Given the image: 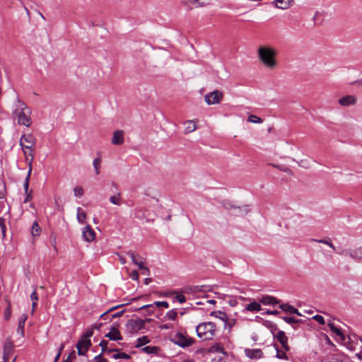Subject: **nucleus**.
Returning a JSON list of instances; mask_svg holds the SVG:
<instances>
[{
	"label": "nucleus",
	"instance_id": "nucleus-48",
	"mask_svg": "<svg viewBox=\"0 0 362 362\" xmlns=\"http://www.w3.org/2000/svg\"><path fill=\"white\" fill-rule=\"evenodd\" d=\"M93 362H107V359L103 358L102 354H100L94 358Z\"/></svg>",
	"mask_w": 362,
	"mask_h": 362
},
{
	"label": "nucleus",
	"instance_id": "nucleus-40",
	"mask_svg": "<svg viewBox=\"0 0 362 362\" xmlns=\"http://www.w3.org/2000/svg\"><path fill=\"white\" fill-rule=\"evenodd\" d=\"M107 344H108V341H106V340H102L100 343V346H101V349H102V352H105L106 351H107L108 352H112V351H115V349H108L107 350Z\"/></svg>",
	"mask_w": 362,
	"mask_h": 362
},
{
	"label": "nucleus",
	"instance_id": "nucleus-23",
	"mask_svg": "<svg viewBox=\"0 0 362 362\" xmlns=\"http://www.w3.org/2000/svg\"><path fill=\"white\" fill-rule=\"evenodd\" d=\"M260 302L264 305H275L279 303V300L276 298L270 296H262Z\"/></svg>",
	"mask_w": 362,
	"mask_h": 362
},
{
	"label": "nucleus",
	"instance_id": "nucleus-45",
	"mask_svg": "<svg viewBox=\"0 0 362 362\" xmlns=\"http://www.w3.org/2000/svg\"><path fill=\"white\" fill-rule=\"evenodd\" d=\"M154 305L157 307H164L165 308L169 307V304L166 301H156Z\"/></svg>",
	"mask_w": 362,
	"mask_h": 362
},
{
	"label": "nucleus",
	"instance_id": "nucleus-13",
	"mask_svg": "<svg viewBox=\"0 0 362 362\" xmlns=\"http://www.w3.org/2000/svg\"><path fill=\"white\" fill-rule=\"evenodd\" d=\"M127 255L131 257L133 263L136 265L139 269L144 265L145 259L141 256L136 255L132 250L128 251Z\"/></svg>",
	"mask_w": 362,
	"mask_h": 362
},
{
	"label": "nucleus",
	"instance_id": "nucleus-11",
	"mask_svg": "<svg viewBox=\"0 0 362 362\" xmlns=\"http://www.w3.org/2000/svg\"><path fill=\"white\" fill-rule=\"evenodd\" d=\"M356 102L357 98L354 95H347L339 99V105L344 107L354 105Z\"/></svg>",
	"mask_w": 362,
	"mask_h": 362
},
{
	"label": "nucleus",
	"instance_id": "nucleus-19",
	"mask_svg": "<svg viewBox=\"0 0 362 362\" xmlns=\"http://www.w3.org/2000/svg\"><path fill=\"white\" fill-rule=\"evenodd\" d=\"M124 142V132L117 130L114 132L112 143L115 145H121Z\"/></svg>",
	"mask_w": 362,
	"mask_h": 362
},
{
	"label": "nucleus",
	"instance_id": "nucleus-25",
	"mask_svg": "<svg viewBox=\"0 0 362 362\" xmlns=\"http://www.w3.org/2000/svg\"><path fill=\"white\" fill-rule=\"evenodd\" d=\"M77 221L81 223H85V220L86 218V213L82 210L81 207L77 208V215H76Z\"/></svg>",
	"mask_w": 362,
	"mask_h": 362
},
{
	"label": "nucleus",
	"instance_id": "nucleus-32",
	"mask_svg": "<svg viewBox=\"0 0 362 362\" xmlns=\"http://www.w3.org/2000/svg\"><path fill=\"white\" fill-rule=\"evenodd\" d=\"M150 341L147 336H143L142 337L137 339V343L135 345L136 348L141 347Z\"/></svg>",
	"mask_w": 362,
	"mask_h": 362
},
{
	"label": "nucleus",
	"instance_id": "nucleus-2",
	"mask_svg": "<svg viewBox=\"0 0 362 362\" xmlns=\"http://www.w3.org/2000/svg\"><path fill=\"white\" fill-rule=\"evenodd\" d=\"M311 241L325 244V245H328L329 247H331L333 251L336 252L337 254H339L340 255H346L357 262L362 261V246H360L354 250H337L336 247L333 245V243L331 241L329 238H325V239L313 238V239H311Z\"/></svg>",
	"mask_w": 362,
	"mask_h": 362
},
{
	"label": "nucleus",
	"instance_id": "nucleus-7",
	"mask_svg": "<svg viewBox=\"0 0 362 362\" xmlns=\"http://www.w3.org/2000/svg\"><path fill=\"white\" fill-rule=\"evenodd\" d=\"M223 94L222 92L215 90L204 96V100L208 105L218 104L223 99Z\"/></svg>",
	"mask_w": 362,
	"mask_h": 362
},
{
	"label": "nucleus",
	"instance_id": "nucleus-62",
	"mask_svg": "<svg viewBox=\"0 0 362 362\" xmlns=\"http://www.w3.org/2000/svg\"><path fill=\"white\" fill-rule=\"evenodd\" d=\"M267 313L272 314V315H276L279 313V312L277 310H274V311H268Z\"/></svg>",
	"mask_w": 362,
	"mask_h": 362
},
{
	"label": "nucleus",
	"instance_id": "nucleus-8",
	"mask_svg": "<svg viewBox=\"0 0 362 362\" xmlns=\"http://www.w3.org/2000/svg\"><path fill=\"white\" fill-rule=\"evenodd\" d=\"M127 327L132 333L137 332L145 327V321L141 319L129 320Z\"/></svg>",
	"mask_w": 362,
	"mask_h": 362
},
{
	"label": "nucleus",
	"instance_id": "nucleus-38",
	"mask_svg": "<svg viewBox=\"0 0 362 362\" xmlns=\"http://www.w3.org/2000/svg\"><path fill=\"white\" fill-rule=\"evenodd\" d=\"M247 121L249 122H252V123H262V119L256 116V115H251L248 117L247 118Z\"/></svg>",
	"mask_w": 362,
	"mask_h": 362
},
{
	"label": "nucleus",
	"instance_id": "nucleus-59",
	"mask_svg": "<svg viewBox=\"0 0 362 362\" xmlns=\"http://www.w3.org/2000/svg\"><path fill=\"white\" fill-rule=\"evenodd\" d=\"M152 281V279L151 278H146L144 279V284L146 285H148V284H150L151 282Z\"/></svg>",
	"mask_w": 362,
	"mask_h": 362
},
{
	"label": "nucleus",
	"instance_id": "nucleus-15",
	"mask_svg": "<svg viewBox=\"0 0 362 362\" xmlns=\"http://www.w3.org/2000/svg\"><path fill=\"white\" fill-rule=\"evenodd\" d=\"M276 339L280 342L283 349L288 351H289V346L288 344V337L286 336L284 332L279 331L276 335Z\"/></svg>",
	"mask_w": 362,
	"mask_h": 362
},
{
	"label": "nucleus",
	"instance_id": "nucleus-33",
	"mask_svg": "<svg viewBox=\"0 0 362 362\" xmlns=\"http://www.w3.org/2000/svg\"><path fill=\"white\" fill-rule=\"evenodd\" d=\"M101 160L100 158H95L93 162V165L95 170V174H100V167Z\"/></svg>",
	"mask_w": 362,
	"mask_h": 362
},
{
	"label": "nucleus",
	"instance_id": "nucleus-12",
	"mask_svg": "<svg viewBox=\"0 0 362 362\" xmlns=\"http://www.w3.org/2000/svg\"><path fill=\"white\" fill-rule=\"evenodd\" d=\"M245 355L251 359H259L263 357V352L260 349H245Z\"/></svg>",
	"mask_w": 362,
	"mask_h": 362
},
{
	"label": "nucleus",
	"instance_id": "nucleus-64",
	"mask_svg": "<svg viewBox=\"0 0 362 362\" xmlns=\"http://www.w3.org/2000/svg\"><path fill=\"white\" fill-rule=\"evenodd\" d=\"M37 307V301H33V303H32V308H33V310H34V309Z\"/></svg>",
	"mask_w": 362,
	"mask_h": 362
},
{
	"label": "nucleus",
	"instance_id": "nucleus-53",
	"mask_svg": "<svg viewBox=\"0 0 362 362\" xmlns=\"http://www.w3.org/2000/svg\"><path fill=\"white\" fill-rule=\"evenodd\" d=\"M123 305H117V306H115V307H112L111 308H110L107 311H106L105 313H104L103 314H102L100 315V317H104L107 313H109L110 312L118 308H120L122 307Z\"/></svg>",
	"mask_w": 362,
	"mask_h": 362
},
{
	"label": "nucleus",
	"instance_id": "nucleus-30",
	"mask_svg": "<svg viewBox=\"0 0 362 362\" xmlns=\"http://www.w3.org/2000/svg\"><path fill=\"white\" fill-rule=\"evenodd\" d=\"M155 305L153 304L145 305L139 308V310H144L148 315H151L155 311Z\"/></svg>",
	"mask_w": 362,
	"mask_h": 362
},
{
	"label": "nucleus",
	"instance_id": "nucleus-56",
	"mask_svg": "<svg viewBox=\"0 0 362 362\" xmlns=\"http://www.w3.org/2000/svg\"><path fill=\"white\" fill-rule=\"evenodd\" d=\"M277 357H278L279 358H281V359H283V358H287V356H286V354H285V353H284V352H283L282 354H279V353L277 351Z\"/></svg>",
	"mask_w": 362,
	"mask_h": 362
},
{
	"label": "nucleus",
	"instance_id": "nucleus-36",
	"mask_svg": "<svg viewBox=\"0 0 362 362\" xmlns=\"http://www.w3.org/2000/svg\"><path fill=\"white\" fill-rule=\"evenodd\" d=\"M177 313L175 310H169L165 315V317H167L169 320H175L177 318Z\"/></svg>",
	"mask_w": 362,
	"mask_h": 362
},
{
	"label": "nucleus",
	"instance_id": "nucleus-58",
	"mask_svg": "<svg viewBox=\"0 0 362 362\" xmlns=\"http://www.w3.org/2000/svg\"><path fill=\"white\" fill-rule=\"evenodd\" d=\"M193 3H197L199 4V6H204V2H201L200 0H192Z\"/></svg>",
	"mask_w": 362,
	"mask_h": 362
},
{
	"label": "nucleus",
	"instance_id": "nucleus-46",
	"mask_svg": "<svg viewBox=\"0 0 362 362\" xmlns=\"http://www.w3.org/2000/svg\"><path fill=\"white\" fill-rule=\"evenodd\" d=\"M224 208L226 210H228L230 213L233 211V207H236L235 205L231 204L230 202H226L224 203Z\"/></svg>",
	"mask_w": 362,
	"mask_h": 362
},
{
	"label": "nucleus",
	"instance_id": "nucleus-55",
	"mask_svg": "<svg viewBox=\"0 0 362 362\" xmlns=\"http://www.w3.org/2000/svg\"><path fill=\"white\" fill-rule=\"evenodd\" d=\"M124 312V310H121L119 312H117V313H115L114 314H112L110 320H111L113 318H115V317H120L121 315H122Z\"/></svg>",
	"mask_w": 362,
	"mask_h": 362
},
{
	"label": "nucleus",
	"instance_id": "nucleus-17",
	"mask_svg": "<svg viewBox=\"0 0 362 362\" xmlns=\"http://www.w3.org/2000/svg\"><path fill=\"white\" fill-rule=\"evenodd\" d=\"M13 348V343L11 339H6L4 344V360L7 362L10 354L12 352Z\"/></svg>",
	"mask_w": 362,
	"mask_h": 362
},
{
	"label": "nucleus",
	"instance_id": "nucleus-1",
	"mask_svg": "<svg viewBox=\"0 0 362 362\" xmlns=\"http://www.w3.org/2000/svg\"><path fill=\"white\" fill-rule=\"evenodd\" d=\"M257 54L261 63L269 69H274L278 62L276 59L277 51L275 48L269 46H260L257 49Z\"/></svg>",
	"mask_w": 362,
	"mask_h": 362
},
{
	"label": "nucleus",
	"instance_id": "nucleus-4",
	"mask_svg": "<svg viewBox=\"0 0 362 362\" xmlns=\"http://www.w3.org/2000/svg\"><path fill=\"white\" fill-rule=\"evenodd\" d=\"M18 103L19 106L14 112V115L17 117L18 124L28 127L32 124L30 117L31 109L23 102L18 101Z\"/></svg>",
	"mask_w": 362,
	"mask_h": 362
},
{
	"label": "nucleus",
	"instance_id": "nucleus-24",
	"mask_svg": "<svg viewBox=\"0 0 362 362\" xmlns=\"http://www.w3.org/2000/svg\"><path fill=\"white\" fill-rule=\"evenodd\" d=\"M248 213V209L247 206H244L241 208L240 206L233 207V211L231 212V215L235 216H242Z\"/></svg>",
	"mask_w": 362,
	"mask_h": 362
},
{
	"label": "nucleus",
	"instance_id": "nucleus-39",
	"mask_svg": "<svg viewBox=\"0 0 362 362\" xmlns=\"http://www.w3.org/2000/svg\"><path fill=\"white\" fill-rule=\"evenodd\" d=\"M113 358L115 359H119V358L129 359L131 358V356L124 352H121V353H117V354H114Z\"/></svg>",
	"mask_w": 362,
	"mask_h": 362
},
{
	"label": "nucleus",
	"instance_id": "nucleus-27",
	"mask_svg": "<svg viewBox=\"0 0 362 362\" xmlns=\"http://www.w3.org/2000/svg\"><path fill=\"white\" fill-rule=\"evenodd\" d=\"M211 315L219 318L222 321L227 322L228 315L226 313L222 311H213L211 313Z\"/></svg>",
	"mask_w": 362,
	"mask_h": 362
},
{
	"label": "nucleus",
	"instance_id": "nucleus-54",
	"mask_svg": "<svg viewBox=\"0 0 362 362\" xmlns=\"http://www.w3.org/2000/svg\"><path fill=\"white\" fill-rule=\"evenodd\" d=\"M30 298H31L32 301H37L38 300V296H37L36 289H35L33 291V292L31 293Z\"/></svg>",
	"mask_w": 362,
	"mask_h": 362
},
{
	"label": "nucleus",
	"instance_id": "nucleus-6",
	"mask_svg": "<svg viewBox=\"0 0 362 362\" xmlns=\"http://www.w3.org/2000/svg\"><path fill=\"white\" fill-rule=\"evenodd\" d=\"M21 148L23 151V153L25 157V160L28 162V167H29L28 175L25 177L24 185H23V187H25V189L27 190L28 188V186H29V181H30V177L31 175L32 168H33L32 163H33V158H34L33 148Z\"/></svg>",
	"mask_w": 362,
	"mask_h": 362
},
{
	"label": "nucleus",
	"instance_id": "nucleus-44",
	"mask_svg": "<svg viewBox=\"0 0 362 362\" xmlns=\"http://www.w3.org/2000/svg\"><path fill=\"white\" fill-rule=\"evenodd\" d=\"M313 319L315 320L316 322H317L320 325H325V321L324 317L322 315H316L313 317Z\"/></svg>",
	"mask_w": 362,
	"mask_h": 362
},
{
	"label": "nucleus",
	"instance_id": "nucleus-26",
	"mask_svg": "<svg viewBox=\"0 0 362 362\" xmlns=\"http://www.w3.org/2000/svg\"><path fill=\"white\" fill-rule=\"evenodd\" d=\"M246 310L251 312H258L261 310V305L256 301H253L247 305Z\"/></svg>",
	"mask_w": 362,
	"mask_h": 362
},
{
	"label": "nucleus",
	"instance_id": "nucleus-52",
	"mask_svg": "<svg viewBox=\"0 0 362 362\" xmlns=\"http://www.w3.org/2000/svg\"><path fill=\"white\" fill-rule=\"evenodd\" d=\"M141 271V274L144 275L149 276L150 275V270L148 267H145L144 265L142 267V268L140 269Z\"/></svg>",
	"mask_w": 362,
	"mask_h": 362
},
{
	"label": "nucleus",
	"instance_id": "nucleus-47",
	"mask_svg": "<svg viewBox=\"0 0 362 362\" xmlns=\"http://www.w3.org/2000/svg\"><path fill=\"white\" fill-rule=\"evenodd\" d=\"M93 334V329L87 330L83 334L82 339H89Z\"/></svg>",
	"mask_w": 362,
	"mask_h": 362
},
{
	"label": "nucleus",
	"instance_id": "nucleus-41",
	"mask_svg": "<svg viewBox=\"0 0 362 362\" xmlns=\"http://www.w3.org/2000/svg\"><path fill=\"white\" fill-rule=\"evenodd\" d=\"M74 195L77 197H81L84 194L83 189L80 186L76 187L74 189Z\"/></svg>",
	"mask_w": 362,
	"mask_h": 362
},
{
	"label": "nucleus",
	"instance_id": "nucleus-3",
	"mask_svg": "<svg viewBox=\"0 0 362 362\" xmlns=\"http://www.w3.org/2000/svg\"><path fill=\"white\" fill-rule=\"evenodd\" d=\"M197 336L203 340H211L216 335L217 329L215 323L202 322L196 327Z\"/></svg>",
	"mask_w": 362,
	"mask_h": 362
},
{
	"label": "nucleus",
	"instance_id": "nucleus-35",
	"mask_svg": "<svg viewBox=\"0 0 362 362\" xmlns=\"http://www.w3.org/2000/svg\"><path fill=\"white\" fill-rule=\"evenodd\" d=\"M0 229L3 237H5L6 231V219L2 217H0Z\"/></svg>",
	"mask_w": 362,
	"mask_h": 362
},
{
	"label": "nucleus",
	"instance_id": "nucleus-42",
	"mask_svg": "<svg viewBox=\"0 0 362 362\" xmlns=\"http://www.w3.org/2000/svg\"><path fill=\"white\" fill-rule=\"evenodd\" d=\"M282 319L288 324L298 323L300 322L299 320H297L293 317H284Z\"/></svg>",
	"mask_w": 362,
	"mask_h": 362
},
{
	"label": "nucleus",
	"instance_id": "nucleus-37",
	"mask_svg": "<svg viewBox=\"0 0 362 362\" xmlns=\"http://www.w3.org/2000/svg\"><path fill=\"white\" fill-rule=\"evenodd\" d=\"M158 350V348L157 346H145L143 348V351L147 354H156Z\"/></svg>",
	"mask_w": 362,
	"mask_h": 362
},
{
	"label": "nucleus",
	"instance_id": "nucleus-9",
	"mask_svg": "<svg viewBox=\"0 0 362 362\" xmlns=\"http://www.w3.org/2000/svg\"><path fill=\"white\" fill-rule=\"evenodd\" d=\"M35 138L31 134H23L20 140V145L21 148H33L35 144Z\"/></svg>",
	"mask_w": 362,
	"mask_h": 362
},
{
	"label": "nucleus",
	"instance_id": "nucleus-63",
	"mask_svg": "<svg viewBox=\"0 0 362 362\" xmlns=\"http://www.w3.org/2000/svg\"><path fill=\"white\" fill-rule=\"evenodd\" d=\"M295 310H296V312H295V311H294V312H292L291 314H296V315H299V316H300V315H301V314L298 312V309H297V308H295Z\"/></svg>",
	"mask_w": 362,
	"mask_h": 362
},
{
	"label": "nucleus",
	"instance_id": "nucleus-5",
	"mask_svg": "<svg viewBox=\"0 0 362 362\" xmlns=\"http://www.w3.org/2000/svg\"><path fill=\"white\" fill-rule=\"evenodd\" d=\"M170 339L174 344L182 348L191 346L194 341L192 338L187 337L182 332H177L175 334L171 335Z\"/></svg>",
	"mask_w": 362,
	"mask_h": 362
},
{
	"label": "nucleus",
	"instance_id": "nucleus-49",
	"mask_svg": "<svg viewBox=\"0 0 362 362\" xmlns=\"http://www.w3.org/2000/svg\"><path fill=\"white\" fill-rule=\"evenodd\" d=\"M130 277L133 279V280H135V281H138L139 280V273L136 270H134L132 271L130 274H129Z\"/></svg>",
	"mask_w": 362,
	"mask_h": 362
},
{
	"label": "nucleus",
	"instance_id": "nucleus-60",
	"mask_svg": "<svg viewBox=\"0 0 362 362\" xmlns=\"http://www.w3.org/2000/svg\"><path fill=\"white\" fill-rule=\"evenodd\" d=\"M119 261H120L121 264H124L126 263L125 258L122 256H119Z\"/></svg>",
	"mask_w": 362,
	"mask_h": 362
},
{
	"label": "nucleus",
	"instance_id": "nucleus-29",
	"mask_svg": "<svg viewBox=\"0 0 362 362\" xmlns=\"http://www.w3.org/2000/svg\"><path fill=\"white\" fill-rule=\"evenodd\" d=\"M41 233V228L37 221H35L32 226L31 233L33 236H38Z\"/></svg>",
	"mask_w": 362,
	"mask_h": 362
},
{
	"label": "nucleus",
	"instance_id": "nucleus-43",
	"mask_svg": "<svg viewBox=\"0 0 362 362\" xmlns=\"http://www.w3.org/2000/svg\"><path fill=\"white\" fill-rule=\"evenodd\" d=\"M173 293H176V296H175V298L177 300V301L180 303H184L185 302H186V298L184 295L182 294H178V293L177 291H174Z\"/></svg>",
	"mask_w": 362,
	"mask_h": 362
},
{
	"label": "nucleus",
	"instance_id": "nucleus-57",
	"mask_svg": "<svg viewBox=\"0 0 362 362\" xmlns=\"http://www.w3.org/2000/svg\"><path fill=\"white\" fill-rule=\"evenodd\" d=\"M11 316V312L10 310L8 308L5 312V318L6 320H8Z\"/></svg>",
	"mask_w": 362,
	"mask_h": 362
},
{
	"label": "nucleus",
	"instance_id": "nucleus-18",
	"mask_svg": "<svg viewBox=\"0 0 362 362\" xmlns=\"http://www.w3.org/2000/svg\"><path fill=\"white\" fill-rule=\"evenodd\" d=\"M204 287V286H187L183 288L182 292L185 293H197L206 291Z\"/></svg>",
	"mask_w": 362,
	"mask_h": 362
},
{
	"label": "nucleus",
	"instance_id": "nucleus-34",
	"mask_svg": "<svg viewBox=\"0 0 362 362\" xmlns=\"http://www.w3.org/2000/svg\"><path fill=\"white\" fill-rule=\"evenodd\" d=\"M279 308L284 310V311H286V312H288L290 313H291L292 312H296L295 310V308L292 305H290L288 304H282V305H279Z\"/></svg>",
	"mask_w": 362,
	"mask_h": 362
},
{
	"label": "nucleus",
	"instance_id": "nucleus-14",
	"mask_svg": "<svg viewBox=\"0 0 362 362\" xmlns=\"http://www.w3.org/2000/svg\"><path fill=\"white\" fill-rule=\"evenodd\" d=\"M83 240L88 242L93 241L95 238V233L90 226H86L82 231Z\"/></svg>",
	"mask_w": 362,
	"mask_h": 362
},
{
	"label": "nucleus",
	"instance_id": "nucleus-61",
	"mask_svg": "<svg viewBox=\"0 0 362 362\" xmlns=\"http://www.w3.org/2000/svg\"><path fill=\"white\" fill-rule=\"evenodd\" d=\"M60 356H61V354H60V351H59L57 354V356H55V358H54V362H57V361L60 358Z\"/></svg>",
	"mask_w": 362,
	"mask_h": 362
},
{
	"label": "nucleus",
	"instance_id": "nucleus-20",
	"mask_svg": "<svg viewBox=\"0 0 362 362\" xmlns=\"http://www.w3.org/2000/svg\"><path fill=\"white\" fill-rule=\"evenodd\" d=\"M293 0H275V6L280 9H287L292 6Z\"/></svg>",
	"mask_w": 362,
	"mask_h": 362
},
{
	"label": "nucleus",
	"instance_id": "nucleus-10",
	"mask_svg": "<svg viewBox=\"0 0 362 362\" xmlns=\"http://www.w3.org/2000/svg\"><path fill=\"white\" fill-rule=\"evenodd\" d=\"M91 346V341L90 339H81L78 341L76 344V349L78 350V354L84 356L86 352L88 350Z\"/></svg>",
	"mask_w": 362,
	"mask_h": 362
},
{
	"label": "nucleus",
	"instance_id": "nucleus-28",
	"mask_svg": "<svg viewBox=\"0 0 362 362\" xmlns=\"http://www.w3.org/2000/svg\"><path fill=\"white\" fill-rule=\"evenodd\" d=\"M185 124L187 125L185 129V134L191 133L197 129L196 124L193 122L192 120L186 122Z\"/></svg>",
	"mask_w": 362,
	"mask_h": 362
},
{
	"label": "nucleus",
	"instance_id": "nucleus-51",
	"mask_svg": "<svg viewBox=\"0 0 362 362\" xmlns=\"http://www.w3.org/2000/svg\"><path fill=\"white\" fill-rule=\"evenodd\" d=\"M28 189H29V187ZM24 190H25V192L26 194V197L24 200V202H28L32 199L31 192H28V189L26 190L25 187H24Z\"/></svg>",
	"mask_w": 362,
	"mask_h": 362
},
{
	"label": "nucleus",
	"instance_id": "nucleus-16",
	"mask_svg": "<svg viewBox=\"0 0 362 362\" xmlns=\"http://www.w3.org/2000/svg\"><path fill=\"white\" fill-rule=\"evenodd\" d=\"M105 337H107L110 340L119 341L122 339V337L119 331L115 327H111L110 331L105 334Z\"/></svg>",
	"mask_w": 362,
	"mask_h": 362
},
{
	"label": "nucleus",
	"instance_id": "nucleus-22",
	"mask_svg": "<svg viewBox=\"0 0 362 362\" xmlns=\"http://www.w3.org/2000/svg\"><path fill=\"white\" fill-rule=\"evenodd\" d=\"M28 318V316L26 314H23L19 320L18 325L17 328V332L21 334V337L24 336V326L25 321Z\"/></svg>",
	"mask_w": 362,
	"mask_h": 362
},
{
	"label": "nucleus",
	"instance_id": "nucleus-21",
	"mask_svg": "<svg viewBox=\"0 0 362 362\" xmlns=\"http://www.w3.org/2000/svg\"><path fill=\"white\" fill-rule=\"evenodd\" d=\"M327 325L329 326L330 330L334 334H335L337 337H339L341 341H345V339H346L345 335L342 333L341 329H339V328H337L335 326V325L333 322H328Z\"/></svg>",
	"mask_w": 362,
	"mask_h": 362
},
{
	"label": "nucleus",
	"instance_id": "nucleus-31",
	"mask_svg": "<svg viewBox=\"0 0 362 362\" xmlns=\"http://www.w3.org/2000/svg\"><path fill=\"white\" fill-rule=\"evenodd\" d=\"M110 202L115 205L121 204V193L118 192L116 195L110 197Z\"/></svg>",
	"mask_w": 362,
	"mask_h": 362
},
{
	"label": "nucleus",
	"instance_id": "nucleus-50",
	"mask_svg": "<svg viewBox=\"0 0 362 362\" xmlns=\"http://www.w3.org/2000/svg\"><path fill=\"white\" fill-rule=\"evenodd\" d=\"M76 358V354H75V351H73L69 355V356L67 357L66 359H65L64 361H63V362H71L72 359L73 358Z\"/></svg>",
	"mask_w": 362,
	"mask_h": 362
}]
</instances>
